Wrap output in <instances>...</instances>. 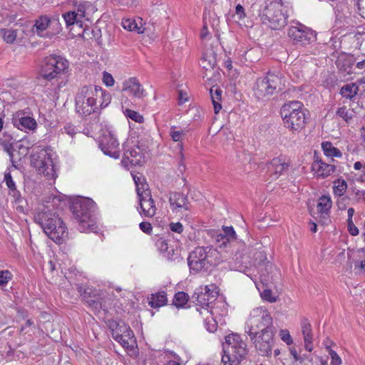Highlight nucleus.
Listing matches in <instances>:
<instances>
[{
	"label": "nucleus",
	"instance_id": "obj_1",
	"mask_svg": "<svg viewBox=\"0 0 365 365\" xmlns=\"http://www.w3.org/2000/svg\"><path fill=\"white\" fill-rule=\"evenodd\" d=\"M224 261L220 252L212 247H197L187 257V264L192 273L208 270L212 266H217Z\"/></svg>",
	"mask_w": 365,
	"mask_h": 365
},
{
	"label": "nucleus",
	"instance_id": "obj_2",
	"mask_svg": "<svg viewBox=\"0 0 365 365\" xmlns=\"http://www.w3.org/2000/svg\"><path fill=\"white\" fill-rule=\"evenodd\" d=\"M35 218L45 234L56 243H62L67 237V227L63 220L56 212H52L48 206H43Z\"/></svg>",
	"mask_w": 365,
	"mask_h": 365
},
{
	"label": "nucleus",
	"instance_id": "obj_3",
	"mask_svg": "<svg viewBox=\"0 0 365 365\" xmlns=\"http://www.w3.org/2000/svg\"><path fill=\"white\" fill-rule=\"evenodd\" d=\"M307 111L300 101H291L285 103L280 109L284 126L292 133H299L305 128Z\"/></svg>",
	"mask_w": 365,
	"mask_h": 365
},
{
	"label": "nucleus",
	"instance_id": "obj_4",
	"mask_svg": "<svg viewBox=\"0 0 365 365\" xmlns=\"http://www.w3.org/2000/svg\"><path fill=\"white\" fill-rule=\"evenodd\" d=\"M223 355L220 365H239L247 355L246 343L237 334H229L222 344Z\"/></svg>",
	"mask_w": 365,
	"mask_h": 365
},
{
	"label": "nucleus",
	"instance_id": "obj_5",
	"mask_svg": "<svg viewBox=\"0 0 365 365\" xmlns=\"http://www.w3.org/2000/svg\"><path fill=\"white\" fill-rule=\"evenodd\" d=\"M258 16L262 24L272 30H280L287 25V15L282 0L266 2L259 9Z\"/></svg>",
	"mask_w": 365,
	"mask_h": 365
},
{
	"label": "nucleus",
	"instance_id": "obj_6",
	"mask_svg": "<svg viewBox=\"0 0 365 365\" xmlns=\"http://www.w3.org/2000/svg\"><path fill=\"white\" fill-rule=\"evenodd\" d=\"M284 88L285 80L282 75L268 72L257 79L253 91L257 99L267 101L282 91Z\"/></svg>",
	"mask_w": 365,
	"mask_h": 365
},
{
	"label": "nucleus",
	"instance_id": "obj_7",
	"mask_svg": "<svg viewBox=\"0 0 365 365\" xmlns=\"http://www.w3.org/2000/svg\"><path fill=\"white\" fill-rule=\"evenodd\" d=\"M95 209V202L88 198L81 199L73 203L71 210L78 222L80 232L93 231L97 228L94 217Z\"/></svg>",
	"mask_w": 365,
	"mask_h": 365
},
{
	"label": "nucleus",
	"instance_id": "obj_8",
	"mask_svg": "<svg viewBox=\"0 0 365 365\" xmlns=\"http://www.w3.org/2000/svg\"><path fill=\"white\" fill-rule=\"evenodd\" d=\"M247 331L246 332L251 336L261 333L275 331L272 325V317L269 312L263 307L254 309L247 321Z\"/></svg>",
	"mask_w": 365,
	"mask_h": 365
},
{
	"label": "nucleus",
	"instance_id": "obj_9",
	"mask_svg": "<svg viewBox=\"0 0 365 365\" xmlns=\"http://www.w3.org/2000/svg\"><path fill=\"white\" fill-rule=\"evenodd\" d=\"M96 91L95 86H85L78 92L76 97V109L77 113L88 115L98 110L96 102Z\"/></svg>",
	"mask_w": 365,
	"mask_h": 365
},
{
	"label": "nucleus",
	"instance_id": "obj_10",
	"mask_svg": "<svg viewBox=\"0 0 365 365\" xmlns=\"http://www.w3.org/2000/svg\"><path fill=\"white\" fill-rule=\"evenodd\" d=\"M68 68V62L60 56L52 55L46 58L41 71V80L51 81Z\"/></svg>",
	"mask_w": 365,
	"mask_h": 365
},
{
	"label": "nucleus",
	"instance_id": "obj_11",
	"mask_svg": "<svg viewBox=\"0 0 365 365\" xmlns=\"http://www.w3.org/2000/svg\"><path fill=\"white\" fill-rule=\"evenodd\" d=\"M68 68V62L60 56L52 55L46 58L41 71V80L51 81Z\"/></svg>",
	"mask_w": 365,
	"mask_h": 365
},
{
	"label": "nucleus",
	"instance_id": "obj_12",
	"mask_svg": "<svg viewBox=\"0 0 365 365\" xmlns=\"http://www.w3.org/2000/svg\"><path fill=\"white\" fill-rule=\"evenodd\" d=\"M287 34L297 46H307L317 39V34L314 31L299 23L296 26H290Z\"/></svg>",
	"mask_w": 365,
	"mask_h": 365
},
{
	"label": "nucleus",
	"instance_id": "obj_13",
	"mask_svg": "<svg viewBox=\"0 0 365 365\" xmlns=\"http://www.w3.org/2000/svg\"><path fill=\"white\" fill-rule=\"evenodd\" d=\"M31 164L39 174H43L49 180L57 177L51 156L46 150H41L33 155Z\"/></svg>",
	"mask_w": 365,
	"mask_h": 365
},
{
	"label": "nucleus",
	"instance_id": "obj_14",
	"mask_svg": "<svg viewBox=\"0 0 365 365\" xmlns=\"http://www.w3.org/2000/svg\"><path fill=\"white\" fill-rule=\"evenodd\" d=\"M276 330L266 333H261L250 336L255 344L256 350L262 356H269L272 353L273 337Z\"/></svg>",
	"mask_w": 365,
	"mask_h": 365
},
{
	"label": "nucleus",
	"instance_id": "obj_15",
	"mask_svg": "<svg viewBox=\"0 0 365 365\" xmlns=\"http://www.w3.org/2000/svg\"><path fill=\"white\" fill-rule=\"evenodd\" d=\"M99 147L105 155L117 159L120 157L119 143L115 135L110 131L105 132L100 141Z\"/></svg>",
	"mask_w": 365,
	"mask_h": 365
},
{
	"label": "nucleus",
	"instance_id": "obj_16",
	"mask_svg": "<svg viewBox=\"0 0 365 365\" xmlns=\"http://www.w3.org/2000/svg\"><path fill=\"white\" fill-rule=\"evenodd\" d=\"M169 202L173 212L175 213L188 211L191 207V204L189 202L187 195L182 192H170L169 196Z\"/></svg>",
	"mask_w": 365,
	"mask_h": 365
},
{
	"label": "nucleus",
	"instance_id": "obj_17",
	"mask_svg": "<svg viewBox=\"0 0 365 365\" xmlns=\"http://www.w3.org/2000/svg\"><path fill=\"white\" fill-rule=\"evenodd\" d=\"M139 213L145 217H153L156 214V206L152 197L151 192L139 193Z\"/></svg>",
	"mask_w": 365,
	"mask_h": 365
},
{
	"label": "nucleus",
	"instance_id": "obj_18",
	"mask_svg": "<svg viewBox=\"0 0 365 365\" xmlns=\"http://www.w3.org/2000/svg\"><path fill=\"white\" fill-rule=\"evenodd\" d=\"M119 330L121 334L118 333V330L113 333L115 340L127 349L133 348L135 342L133 331L125 324L120 326Z\"/></svg>",
	"mask_w": 365,
	"mask_h": 365
},
{
	"label": "nucleus",
	"instance_id": "obj_19",
	"mask_svg": "<svg viewBox=\"0 0 365 365\" xmlns=\"http://www.w3.org/2000/svg\"><path fill=\"white\" fill-rule=\"evenodd\" d=\"M12 123L14 127L25 132L35 130L37 125L34 118L25 115L22 112H18L14 115Z\"/></svg>",
	"mask_w": 365,
	"mask_h": 365
},
{
	"label": "nucleus",
	"instance_id": "obj_20",
	"mask_svg": "<svg viewBox=\"0 0 365 365\" xmlns=\"http://www.w3.org/2000/svg\"><path fill=\"white\" fill-rule=\"evenodd\" d=\"M236 233L232 227H222V232L217 235L216 242L219 243L220 248H232L236 242Z\"/></svg>",
	"mask_w": 365,
	"mask_h": 365
},
{
	"label": "nucleus",
	"instance_id": "obj_21",
	"mask_svg": "<svg viewBox=\"0 0 365 365\" xmlns=\"http://www.w3.org/2000/svg\"><path fill=\"white\" fill-rule=\"evenodd\" d=\"M122 91L127 92L129 95L138 98L145 96V90L134 77L129 78L123 82Z\"/></svg>",
	"mask_w": 365,
	"mask_h": 365
},
{
	"label": "nucleus",
	"instance_id": "obj_22",
	"mask_svg": "<svg viewBox=\"0 0 365 365\" xmlns=\"http://www.w3.org/2000/svg\"><path fill=\"white\" fill-rule=\"evenodd\" d=\"M217 294L218 292L215 285L205 286L203 290L197 294V301L202 308L209 307L215 300Z\"/></svg>",
	"mask_w": 365,
	"mask_h": 365
},
{
	"label": "nucleus",
	"instance_id": "obj_23",
	"mask_svg": "<svg viewBox=\"0 0 365 365\" xmlns=\"http://www.w3.org/2000/svg\"><path fill=\"white\" fill-rule=\"evenodd\" d=\"M301 329L304 341V348L307 351L311 352L313 349V332L312 325L307 318H304L301 321Z\"/></svg>",
	"mask_w": 365,
	"mask_h": 365
},
{
	"label": "nucleus",
	"instance_id": "obj_24",
	"mask_svg": "<svg viewBox=\"0 0 365 365\" xmlns=\"http://www.w3.org/2000/svg\"><path fill=\"white\" fill-rule=\"evenodd\" d=\"M122 163L125 165H137L141 163V152L139 148H131L126 150Z\"/></svg>",
	"mask_w": 365,
	"mask_h": 365
},
{
	"label": "nucleus",
	"instance_id": "obj_25",
	"mask_svg": "<svg viewBox=\"0 0 365 365\" xmlns=\"http://www.w3.org/2000/svg\"><path fill=\"white\" fill-rule=\"evenodd\" d=\"M312 170L316 172L318 176L326 178L333 173L335 166L322 162L321 160H315L312 164Z\"/></svg>",
	"mask_w": 365,
	"mask_h": 365
},
{
	"label": "nucleus",
	"instance_id": "obj_26",
	"mask_svg": "<svg viewBox=\"0 0 365 365\" xmlns=\"http://www.w3.org/2000/svg\"><path fill=\"white\" fill-rule=\"evenodd\" d=\"M288 167L289 165L287 163L281 158H276L272 159L270 162L269 170L272 173V175H274L275 178H277L280 175L284 174L288 169Z\"/></svg>",
	"mask_w": 365,
	"mask_h": 365
},
{
	"label": "nucleus",
	"instance_id": "obj_27",
	"mask_svg": "<svg viewBox=\"0 0 365 365\" xmlns=\"http://www.w3.org/2000/svg\"><path fill=\"white\" fill-rule=\"evenodd\" d=\"M95 90L96 91V102L98 109L107 107L111 101L110 94L98 86H95Z\"/></svg>",
	"mask_w": 365,
	"mask_h": 365
},
{
	"label": "nucleus",
	"instance_id": "obj_28",
	"mask_svg": "<svg viewBox=\"0 0 365 365\" xmlns=\"http://www.w3.org/2000/svg\"><path fill=\"white\" fill-rule=\"evenodd\" d=\"M50 24L51 19L48 16H41L36 20L32 31L36 33L38 36L45 37L46 35L43 34V32L48 27Z\"/></svg>",
	"mask_w": 365,
	"mask_h": 365
},
{
	"label": "nucleus",
	"instance_id": "obj_29",
	"mask_svg": "<svg viewBox=\"0 0 365 365\" xmlns=\"http://www.w3.org/2000/svg\"><path fill=\"white\" fill-rule=\"evenodd\" d=\"M148 299L149 305L153 308L161 307L165 305L168 302L167 294L163 291L152 294Z\"/></svg>",
	"mask_w": 365,
	"mask_h": 365
},
{
	"label": "nucleus",
	"instance_id": "obj_30",
	"mask_svg": "<svg viewBox=\"0 0 365 365\" xmlns=\"http://www.w3.org/2000/svg\"><path fill=\"white\" fill-rule=\"evenodd\" d=\"M123 27L130 31H135L138 34H143L145 29L142 26V19H138V23L135 19H123L122 20Z\"/></svg>",
	"mask_w": 365,
	"mask_h": 365
},
{
	"label": "nucleus",
	"instance_id": "obj_31",
	"mask_svg": "<svg viewBox=\"0 0 365 365\" xmlns=\"http://www.w3.org/2000/svg\"><path fill=\"white\" fill-rule=\"evenodd\" d=\"M331 200L329 196L322 195L319 197L317 209L321 215H327L331 207Z\"/></svg>",
	"mask_w": 365,
	"mask_h": 365
},
{
	"label": "nucleus",
	"instance_id": "obj_32",
	"mask_svg": "<svg viewBox=\"0 0 365 365\" xmlns=\"http://www.w3.org/2000/svg\"><path fill=\"white\" fill-rule=\"evenodd\" d=\"M217 65L216 55L213 51H207L202 56L201 66L205 70L213 69Z\"/></svg>",
	"mask_w": 365,
	"mask_h": 365
},
{
	"label": "nucleus",
	"instance_id": "obj_33",
	"mask_svg": "<svg viewBox=\"0 0 365 365\" xmlns=\"http://www.w3.org/2000/svg\"><path fill=\"white\" fill-rule=\"evenodd\" d=\"M210 93L212 101L214 110L215 113H218L222 109V106L220 103L221 101L222 91L219 88H211L210 89Z\"/></svg>",
	"mask_w": 365,
	"mask_h": 365
},
{
	"label": "nucleus",
	"instance_id": "obj_34",
	"mask_svg": "<svg viewBox=\"0 0 365 365\" xmlns=\"http://www.w3.org/2000/svg\"><path fill=\"white\" fill-rule=\"evenodd\" d=\"M359 91V87L355 83H348L344 85L340 90V94L346 98L351 100Z\"/></svg>",
	"mask_w": 365,
	"mask_h": 365
},
{
	"label": "nucleus",
	"instance_id": "obj_35",
	"mask_svg": "<svg viewBox=\"0 0 365 365\" xmlns=\"http://www.w3.org/2000/svg\"><path fill=\"white\" fill-rule=\"evenodd\" d=\"M322 148L325 155L328 157L340 158L342 155L341 152L334 147L330 142H324L322 143Z\"/></svg>",
	"mask_w": 365,
	"mask_h": 365
},
{
	"label": "nucleus",
	"instance_id": "obj_36",
	"mask_svg": "<svg viewBox=\"0 0 365 365\" xmlns=\"http://www.w3.org/2000/svg\"><path fill=\"white\" fill-rule=\"evenodd\" d=\"M67 26L74 25L75 24L80 27H83L82 21L78 19L76 11H69L63 15Z\"/></svg>",
	"mask_w": 365,
	"mask_h": 365
},
{
	"label": "nucleus",
	"instance_id": "obj_37",
	"mask_svg": "<svg viewBox=\"0 0 365 365\" xmlns=\"http://www.w3.org/2000/svg\"><path fill=\"white\" fill-rule=\"evenodd\" d=\"M88 10H92V6L90 3H85L78 5L77 11L76 12L78 19L85 18L88 21L90 19Z\"/></svg>",
	"mask_w": 365,
	"mask_h": 365
},
{
	"label": "nucleus",
	"instance_id": "obj_38",
	"mask_svg": "<svg viewBox=\"0 0 365 365\" xmlns=\"http://www.w3.org/2000/svg\"><path fill=\"white\" fill-rule=\"evenodd\" d=\"M205 314H207V316H206L205 318V328L209 332L213 333L217 330V323L211 316L207 309H205Z\"/></svg>",
	"mask_w": 365,
	"mask_h": 365
},
{
	"label": "nucleus",
	"instance_id": "obj_39",
	"mask_svg": "<svg viewBox=\"0 0 365 365\" xmlns=\"http://www.w3.org/2000/svg\"><path fill=\"white\" fill-rule=\"evenodd\" d=\"M347 189V183L344 180L337 179L334 181V193L338 196H343Z\"/></svg>",
	"mask_w": 365,
	"mask_h": 365
},
{
	"label": "nucleus",
	"instance_id": "obj_40",
	"mask_svg": "<svg viewBox=\"0 0 365 365\" xmlns=\"http://www.w3.org/2000/svg\"><path fill=\"white\" fill-rule=\"evenodd\" d=\"M133 180L135 182L136 186V192L138 196L139 197V193L143 194L144 192H150L149 190L148 185L143 181L144 179H142L141 177H138L136 175L133 176Z\"/></svg>",
	"mask_w": 365,
	"mask_h": 365
},
{
	"label": "nucleus",
	"instance_id": "obj_41",
	"mask_svg": "<svg viewBox=\"0 0 365 365\" xmlns=\"http://www.w3.org/2000/svg\"><path fill=\"white\" fill-rule=\"evenodd\" d=\"M1 34L4 41L13 43L17 37V31L11 29H2Z\"/></svg>",
	"mask_w": 365,
	"mask_h": 365
},
{
	"label": "nucleus",
	"instance_id": "obj_42",
	"mask_svg": "<svg viewBox=\"0 0 365 365\" xmlns=\"http://www.w3.org/2000/svg\"><path fill=\"white\" fill-rule=\"evenodd\" d=\"M188 301V296L183 292H179L175 294L173 304L177 307H183Z\"/></svg>",
	"mask_w": 365,
	"mask_h": 365
},
{
	"label": "nucleus",
	"instance_id": "obj_43",
	"mask_svg": "<svg viewBox=\"0 0 365 365\" xmlns=\"http://www.w3.org/2000/svg\"><path fill=\"white\" fill-rule=\"evenodd\" d=\"M4 180L7 187L9 190L13 192V195L14 197L19 196V192L16 190V185L12 179L11 175L10 173H5Z\"/></svg>",
	"mask_w": 365,
	"mask_h": 365
},
{
	"label": "nucleus",
	"instance_id": "obj_44",
	"mask_svg": "<svg viewBox=\"0 0 365 365\" xmlns=\"http://www.w3.org/2000/svg\"><path fill=\"white\" fill-rule=\"evenodd\" d=\"M4 139H0V145L3 148V150L5 152H9V149L13 148V145L11 143L12 138L6 132L4 133Z\"/></svg>",
	"mask_w": 365,
	"mask_h": 365
},
{
	"label": "nucleus",
	"instance_id": "obj_45",
	"mask_svg": "<svg viewBox=\"0 0 365 365\" xmlns=\"http://www.w3.org/2000/svg\"><path fill=\"white\" fill-rule=\"evenodd\" d=\"M336 115L341 117L346 122L351 120L353 117L352 113L347 110L344 106L337 109Z\"/></svg>",
	"mask_w": 365,
	"mask_h": 365
},
{
	"label": "nucleus",
	"instance_id": "obj_46",
	"mask_svg": "<svg viewBox=\"0 0 365 365\" xmlns=\"http://www.w3.org/2000/svg\"><path fill=\"white\" fill-rule=\"evenodd\" d=\"M125 113L128 118L132 119L133 120L137 123H141L143 121L144 118L143 115H140L138 112L135 110L126 109Z\"/></svg>",
	"mask_w": 365,
	"mask_h": 365
},
{
	"label": "nucleus",
	"instance_id": "obj_47",
	"mask_svg": "<svg viewBox=\"0 0 365 365\" xmlns=\"http://www.w3.org/2000/svg\"><path fill=\"white\" fill-rule=\"evenodd\" d=\"M326 348L331 356V365H341V360L336 351H333L329 346L326 345Z\"/></svg>",
	"mask_w": 365,
	"mask_h": 365
},
{
	"label": "nucleus",
	"instance_id": "obj_48",
	"mask_svg": "<svg viewBox=\"0 0 365 365\" xmlns=\"http://www.w3.org/2000/svg\"><path fill=\"white\" fill-rule=\"evenodd\" d=\"M279 336L281 339L287 345H291L293 343L292 337L287 329H282L279 331Z\"/></svg>",
	"mask_w": 365,
	"mask_h": 365
},
{
	"label": "nucleus",
	"instance_id": "obj_49",
	"mask_svg": "<svg viewBox=\"0 0 365 365\" xmlns=\"http://www.w3.org/2000/svg\"><path fill=\"white\" fill-rule=\"evenodd\" d=\"M12 274L9 270H2L0 272V285L4 286L11 279Z\"/></svg>",
	"mask_w": 365,
	"mask_h": 365
},
{
	"label": "nucleus",
	"instance_id": "obj_50",
	"mask_svg": "<svg viewBox=\"0 0 365 365\" xmlns=\"http://www.w3.org/2000/svg\"><path fill=\"white\" fill-rule=\"evenodd\" d=\"M183 134L182 130H176V128L173 126L170 130V135L172 139L175 142H180L182 139V136Z\"/></svg>",
	"mask_w": 365,
	"mask_h": 365
},
{
	"label": "nucleus",
	"instance_id": "obj_51",
	"mask_svg": "<svg viewBox=\"0 0 365 365\" xmlns=\"http://www.w3.org/2000/svg\"><path fill=\"white\" fill-rule=\"evenodd\" d=\"M261 297L263 299L271 303L275 302L277 301V297L272 295V292L269 289H264L261 293Z\"/></svg>",
	"mask_w": 365,
	"mask_h": 365
},
{
	"label": "nucleus",
	"instance_id": "obj_52",
	"mask_svg": "<svg viewBox=\"0 0 365 365\" xmlns=\"http://www.w3.org/2000/svg\"><path fill=\"white\" fill-rule=\"evenodd\" d=\"M156 245L158 250L163 254H165V252L168 251V249L170 248V245L168 243L167 240L163 238L158 240Z\"/></svg>",
	"mask_w": 365,
	"mask_h": 365
},
{
	"label": "nucleus",
	"instance_id": "obj_53",
	"mask_svg": "<svg viewBox=\"0 0 365 365\" xmlns=\"http://www.w3.org/2000/svg\"><path fill=\"white\" fill-rule=\"evenodd\" d=\"M164 255L169 260H175L178 258V253L173 246L170 245V248L168 249V251L165 252Z\"/></svg>",
	"mask_w": 365,
	"mask_h": 365
},
{
	"label": "nucleus",
	"instance_id": "obj_54",
	"mask_svg": "<svg viewBox=\"0 0 365 365\" xmlns=\"http://www.w3.org/2000/svg\"><path fill=\"white\" fill-rule=\"evenodd\" d=\"M103 81L107 86H112L114 85L115 81L113 77L109 73L104 71L103 73Z\"/></svg>",
	"mask_w": 365,
	"mask_h": 365
},
{
	"label": "nucleus",
	"instance_id": "obj_55",
	"mask_svg": "<svg viewBox=\"0 0 365 365\" xmlns=\"http://www.w3.org/2000/svg\"><path fill=\"white\" fill-rule=\"evenodd\" d=\"M140 229L146 234H150L153 230L151 224L148 222H142L139 225Z\"/></svg>",
	"mask_w": 365,
	"mask_h": 365
},
{
	"label": "nucleus",
	"instance_id": "obj_56",
	"mask_svg": "<svg viewBox=\"0 0 365 365\" xmlns=\"http://www.w3.org/2000/svg\"><path fill=\"white\" fill-rule=\"evenodd\" d=\"M348 230L352 236H356L359 234L358 228L354 225L353 220L347 221Z\"/></svg>",
	"mask_w": 365,
	"mask_h": 365
},
{
	"label": "nucleus",
	"instance_id": "obj_57",
	"mask_svg": "<svg viewBox=\"0 0 365 365\" xmlns=\"http://www.w3.org/2000/svg\"><path fill=\"white\" fill-rule=\"evenodd\" d=\"M235 14L238 16V19L240 20L243 19L245 17V11L244 7L240 5L237 4L235 8Z\"/></svg>",
	"mask_w": 365,
	"mask_h": 365
},
{
	"label": "nucleus",
	"instance_id": "obj_58",
	"mask_svg": "<svg viewBox=\"0 0 365 365\" xmlns=\"http://www.w3.org/2000/svg\"><path fill=\"white\" fill-rule=\"evenodd\" d=\"M170 228L173 232L181 233L183 231V226L180 222L170 223Z\"/></svg>",
	"mask_w": 365,
	"mask_h": 365
},
{
	"label": "nucleus",
	"instance_id": "obj_59",
	"mask_svg": "<svg viewBox=\"0 0 365 365\" xmlns=\"http://www.w3.org/2000/svg\"><path fill=\"white\" fill-rule=\"evenodd\" d=\"M88 303L91 307H92L95 309H100L103 308L102 303L98 300L91 299L88 300Z\"/></svg>",
	"mask_w": 365,
	"mask_h": 365
},
{
	"label": "nucleus",
	"instance_id": "obj_60",
	"mask_svg": "<svg viewBox=\"0 0 365 365\" xmlns=\"http://www.w3.org/2000/svg\"><path fill=\"white\" fill-rule=\"evenodd\" d=\"M358 9L360 15L365 19V0H358Z\"/></svg>",
	"mask_w": 365,
	"mask_h": 365
},
{
	"label": "nucleus",
	"instance_id": "obj_61",
	"mask_svg": "<svg viewBox=\"0 0 365 365\" xmlns=\"http://www.w3.org/2000/svg\"><path fill=\"white\" fill-rule=\"evenodd\" d=\"M64 130L68 135H69L71 137H73L76 133L75 127L71 124L66 125L64 127Z\"/></svg>",
	"mask_w": 365,
	"mask_h": 365
},
{
	"label": "nucleus",
	"instance_id": "obj_62",
	"mask_svg": "<svg viewBox=\"0 0 365 365\" xmlns=\"http://www.w3.org/2000/svg\"><path fill=\"white\" fill-rule=\"evenodd\" d=\"M187 101V93L181 90L178 91V101L182 104Z\"/></svg>",
	"mask_w": 365,
	"mask_h": 365
},
{
	"label": "nucleus",
	"instance_id": "obj_63",
	"mask_svg": "<svg viewBox=\"0 0 365 365\" xmlns=\"http://www.w3.org/2000/svg\"><path fill=\"white\" fill-rule=\"evenodd\" d=\"M356 196L358 197V199H362L365 202V191L364 190H357L356 192Z\"/></svg>",
	"mask_w": 365,
	"mask_h": 365
},
{
	"label": "nucleus",
	"instance_id": "obj_64",
	"mask_svg": "<svg viewBox=\"0 0 365 365\" xmlns=\"http://www.w3.org/2000/svg\"><path fill=\"white\" fill-rule=\"evenodd\" d=\"M347 214H348L347 221L352 220V217L354 214V209L353 207H349L347 210Z\"/></svg>",
	"mask_w": 365,
	"mask_h": 365
}]
</instances>
